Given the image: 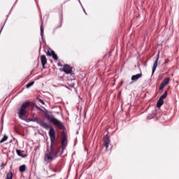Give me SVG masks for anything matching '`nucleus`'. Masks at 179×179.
<instances>
[{"mask_svg":"<svg viewBox=\"0 0 179 179\" xmlns=\"http://www.w3.org/2000/svg\"><path fill=\"white\" fill-rule=\"evenodd\" d=\"M33 85H34V81H31V82L29 83L28 84H27L26 88L29 89V87H31V86H33Z\"/></svg>","mask_w":179,"mask_h":179,"instance_id":"dca6fc26","label":"nucleus"},{"mask_svg":"<svg viewBox=\"0 0 179 179\" xmlns=\"http://www.w3.org/2000/svg\"><path fill=\"white\" fill-rule=\"evenodd\" d=\"M38 101H39V103H41V104H43V106H44V104H45V103H44V101L41 99H39Z\"/></svg>","mask_w":179,"mask_h":179,"instance_id":"b1692460","label":"nucleus"},{"mask_svg":"<svg viewBox=\"0 0 179 179\" xmlns=\"http://www.w3.org/2000/svg\"><path fill=\"white\" fill-rule=\"evenodd\" d=\"M39 120H40V118H38V117H34V118L31 119V121H32V122H36V124L38 123Z\"/></svg>","mask_w":179,"mask_h":179,"instance_id":"6ab92c4d","label":"nucleus"},{"mask_svg":"<svg viewBox=\"0 0 179 179\" xmlns=\"http://www.w3.org/2000/svg\"><path fill=\"white\" fill-rule=\"evenodd\" d=\"M170 83V78L167 77L166 78L164 79L163 82L159 85V90H163V88L167 86Z\"/></svg>","mask_w":179,"mask_h":179,"instance_id":"20e7f679","label":"nucleus"},{"mask_svg":"<svg viewBox=\"0 0 179 179\" xmlns=\"http://www.w3.org/2000/svg\"><path fill=\"white\" fill-rule=\"evenodd\" d=\"M159 62V55H157V58L156 61L155 62L152 67V75L156 72V68H157V62Z\"/></svg>","mask_w":179,"mask_h":179,"instance_id":"9b49d317","label":"nucleus"},{"mask_svg":"<svg viewBox=\"0 0 179 179\" xmlns=\"http://www.w3.org/2000/svg\"><path fill=\"white\" fill-rule=\"evenodd\" d=\"M164 104V101L159 98V99L158 100V101L157 103V107L158 108H160V107L162 106Z\"/></svg>","mask_w":179,"mask_h":179,"instance_id":"f8f14e48","label":"nucleus"},{"mask_svg":"<svg viewBox=\"0 0 179 179\" xmlns=\"http://www.w3.org/2000/svg\"><path fill=\"white\" fill-rule=\"evenodd\" d=\"M68 144L66 135L65 134H63V136L62 137V149L64 150L65 148H66V145Z\"/></svg>","mask_w":179,"mask_h":179,"instance_id":"39448f33","label":"nucleus"},{"mask_svg":"<svg viewBox=\"0 0 179 179\" xmlns=\"http://www.w3.org/2000/svg\"><path fill=\"white\" fill-rule=\"evenodd\" d=\"M38 125H40L41 127H42V128H44L45 129H49V128H50V126L48 125V124L45 123L44 120L39 119L38 122Z\"/></svg>","mask_w":179,"mask_h":179,"instance_id":"423d86ee","label":"nucleus"},{"mask_svg":"<svg viewBox=\"0 0 179 179\" xmlns=\"http://www.w3.org/2000/svg\"><path fill=\"white\" fill-rule=\"evenodd\" d=\"M45 118L52 122V124H54L59 129H64L65 128V126H64V123H62L61 121L58 120V119L54 117L52 115H46Z\"/></svg>","mask_w":179,"mask_h":179,"instance_id":"f03ea898","label":"nucleus"},{"mask_svg":"<svg viewBox=\"0 0 179 179\" xmlns=\"http://www.w3.org/2000/svg\"><path fill=\"white\" fill-rule=\"evenodd\" d=\"M49 136L50 138V150L45 154L44 160L47 163H51L54 159L58 157V153L61 147H59V141H55V130L53 127H50Z\"/></svg>","mask_w":179,"mask_h":179,"instance_id":"f257e3e1","label":"nucleus"},{"mask_svg":"<svg viewBox=\"0 0 179 179\" xmlns=\"http://www.w3.org/2000/svg\"><path fill=\"white\" fill-rule=\"evenodd\" d=\"M44 34V29H43V26H41V36Z\"/></svg>","mask_w":179,"mask_h":179,"instance_id":"5701e85b","label":"nucleus"},{"mask_svg":"<svg viewBox=\"0 0 179 179\" xmlns=\"http://www.w3.org/2000/svg\"><path fill=\"white\" fill-rule=\"evenodd\" d=\"M46 55H47L48 57H51V56L52 55V50H51V51L48 50V51L46 52Z\"/></svg>","mask_w":179,"mask_h":179,"instance_id":"aec40b11","label":"nucleus"},{"mask_svg":"<svg viewBox=\"0 0 179 179\" xmlns=\"http://www.w3.org/2000/svg\"><path fill=\"white\" fill-rule=\"evenodd\" d=\"M108 145H110V138H108V135H106L104 136V146L106 149H108Z\"/></svg>","mask_w":179,"mask_h":179,"instance_id":"1a4fd4ad","label":"nucleus"},{"mask_svg":"<svg viewBox=\"0 0 179 179\" xmlns=\"http://www.w3.org/2000/svg\"><path fill=\"white\" fill-rule=\"evenodd\" d=\"M8 164V162L6 163H1V164L0 165V167H1V169L3 170V167H5V166H6Z\"/></svg>","mask_w":179,"mask_h":179,"instance_id":"412c9836","label":"nucleus"},{"mask_svg":"<svg viewBox=\"0 0 179 179\" xmlns=\"http://www.w3.org/2000/svg\"><path fill=\"white\" fill-rule=\"evenodd\" d=\"M84 12H85V15H87L86 11H85V10H84Z\"/></svg>","mask_w":179,"mask_h":179,"instance_id":"c85d7f7f","label":"nucleus"},{"mask_svg":"<svg viewBox=\"0 0 179 179\" xmlns=\"http://www.w3.org/2000/svg\"><path fill=\"white\" fill-rule=\"evenodd\" d=\"M58 66H62V65H61V63L58 64Z\"/></svg>","mask_w":179,"mask_h":179,"instance_id":"bb28decb","label":"nucleus"},{"mask_svg":"<svg viewBox=\"0 0 179 179\" xmlns=\"http://www.w3.org/2000/svg\"><path fill=\"white\" fill-rule=\"evenodd\" d=\"M122 83H124V82H123V81H121V85H122Z\"/></svg>","mask_w":179,"mask_h":179,"instance_id":"cd10ccee","label":"nucleus"},{"mask_svg":"<svg viewBox=\"0 0 179 179\" xmlns=\"http://www.w3.org/2000/svg\"><path fill=\"white\" fill-rule=\"evenodd\" d=\"M36 108H37V110H39L40 111H41V108H40V106H36Z\"/></svg>","mask_w":179,"mask_h":179,"instance_id":"393cba45","label":"nucleus"},{"mask_svg":"<svg viewBox=\"0 0 179 179\" xmlns=\"http://www.w3.org/2000/svg\"><path fill=\"white\" fill-rule=\"evenodd\" d=\"M16 153L18 156H22V151L20 150H16Z\"/></svg>","mask_w":179,"mask_h":179,"instance_id":"4be33fe9","label":"nucleus"},{"mask_svg":"<svg viewBox=\"0 0 179 179\" xmlns=\"http://www.w3.org/2000/svg\"><path fill=\"white\" fill-rule=\"evenodd\" d=\"M140 78H142V71H141V73L132 76L131 80H133V82H136V80H138V79H140Z\"/></svg>","mask_w":179,"mask_h":179,"instance_id":"9d476101","label":"nucleus"},{"mask_svg":"<svg viewBox=\"0 0 179 179\" xmlns=\"http://www.w3.org/2000/svg\"><path fill=\"white\" fill-rule=\"evenodd\" d=\"M166 97H167V91H165L164 94L162 95L159 99H161V100H164Z\"/></svg>","mask_w":179,"mask_h":179,"instance_id":"a211bd4d","label":"nucleus"},{"mask_svg":"<svg viewBox=\"0 0 179 179\" xmlns=\"http://www.w3.org/2000/svg\"><path fill=\"white\" fill-rule=\"evenodd\" d=\"M41 62L42 67L44 69L45 68V65H47V57L45 55H43L41 56Z\"/></svg>","mask_w":179,"mask_h":179,"instance_id":"6e6552de","label":"nucleus"},{"mask_svg":"<svg viewBox=\"0 0 179 179\" xmlns=\"http://www.w3.org/2000/svg\"><path fill=\"white\" fill-rule=\"evenodd\" d=\"M6 179H13V173L12 171H10L9 173H7L6 175Z\"/></svg>","mask_w":179,"mask_h":179,"instance_id":"2eb2a0df","label":"nucleus"},{"mask_svg":"<svg viewBox=\"0 0 179 179\" xmlns=\"http://www.w3.org/2000/svg\"><path fill=\"white\" fill-rule=\"evenodd\" d=\"M6 141H8V136L5 135L0 141V143H3Z\"/></svg>","mask_w":179,"mask_h":179,"instance_id":"f3484780","label":"nucleus"},{"mask_svg":"<svg viewBox=\"0 0 179 179\" xmlns=\"http://www.w3.org/2000/svg\"><path fill=\"white\" fill-rule=\"evenodd\" d=\"M84 12H85V15H87L86 11H85V10H84Z\"/></svg>","mask_w":179,"mask_h":179,"instance_id":"7c9ffc66","label":"nucleus"},{"mask_svg":"<svg viewBox=\"0 0 179 179\" xmlns=\"http://www.w3.org/2000/svg\"><path fill=\"white\" fill-rule=\"evenodd\" d=\"M53 59L55 61H58V55H57V54H55V52L54 50H52V56Z\"/></svg>","mask_w":179,"mask_h":179,"instance_id":"ddd939ff","label":"nucleus"},{"mask_svg":"<svg viewBox=\"0 0 179 179\" xmlns=\"http://www.w3.org/2000/svg\"><path fill=\"white\" fill-rule=\"evenodd\" d=\"M30 107V102L29 101H26L21 106V108L18 110V115H19V118L20 120H23V117L27 114V108Z\"/></svg>","mask_w":179,"mask_h":179,"instance_id":"7ed1b4c3","label":"nucleus"},{"mask_svg":"<svg viewBox=\"0 0 179 179\" xmlns=\"http://www.w3.org/2000/svg\"><path fill=\"white\" fill-rule=\"evenodd\" d=\"M169 59H166V60H165V62H164V64H169Z\"/></svg>","mask_w":179,"mask_h":179,"instance_id":"a878e982","label":"nucleus"},{"mask_svg":"<svg viewBox=\"0 0 179 179\" xmlns=\"http://www.w3.org/2000/svg\"><path fill=\"white\" fill-rule=\"evenodd\" d=\"M84 12H85V15H87L86 11H85V10H84Z\"/></svg>","mask_w":179,"mask_h":179,"instance_id":"c756f323","label":"nucleus"},{"mask_svg":"<svg viewBox=\"0 0 179 179\" xmlns=\"http://www.w3.org/2000/svg\"><path fill=\"white\" fill-rule=\"evenodd\" d=\"M63 71L67 75H69V73H72V68H71L70 66L68 64H65L64 66Z\"/></svg>","mask_w":179,"mask_h":179,"instance_id":"0eeeda50","label":"nucleus"},{"mask_svg":"<svg viewBox=\"0 0 179 179\" xmlns=\"http://www.w3.org/2000/svg\"><path fill=\"white\" fill-rule=\"evenodd\" d=\"M19 171L20 173H24V171H26V166L24 164L20 166L19 168Z\"/></svg>","mask_w":179,"mask_h":179,"instance_id":"4468645a","label":"nucleus"}]
</instances>
